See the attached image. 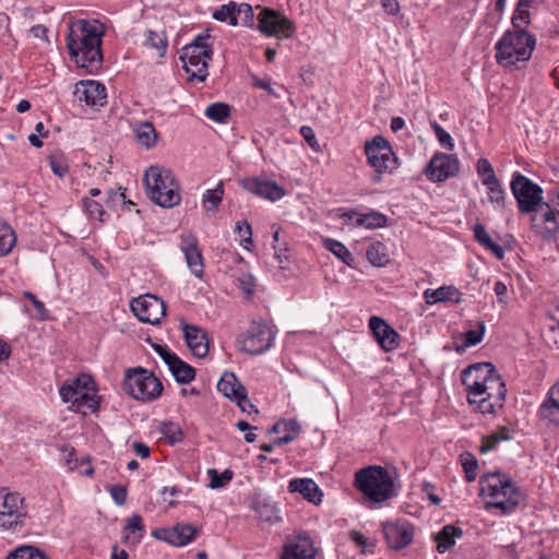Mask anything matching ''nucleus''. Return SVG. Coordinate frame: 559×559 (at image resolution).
Wrapping results in <instances>:
<instances>
[{
    "instance_id": "1",
    "label": "nucleus",
    "mask_w": 559,
    "mask_h": 559,
    "mask_svg": "<svg viewBox=\"0 0 559 559\" xmlns=\"http://www.w3.org/2000/svg\"><path fill=\"white\" fill-rule=\"evenodd\" d=\"M104 25L98 21L79 20L69 27L67 47L76 66L88 73L102 67Z\"/></svg>"
},
{
    "instance_id": "2",
    "label": "nucleus",
    "mask_w": 559,
    "mask_h": 559,
    "mask_svg": "<svg viewBox=\"0 0 559 559\" xmlns=\"http://www.w3.org/2000/svg\"><path fill=\"white\" fill-rule=\"evenodd\" d=\"M480 496L487 500V507L500 509L503 514L512 513L524 496L506 474L495 472L480 477Z\"/></svg>"
},
{
    "instance_id": "3",
    "label": "nucleus",
    "mask_w": 559,
    "mask_h": 559,
    "mask_svg": "<svg viewBox=\"0 0 559 559\" xmlns=\"http://www.w3.org/2000/svg\"><path fill=\"white\" fill-rule=\"evenodd\" d=\"M354 485L369 501L380 504L394 497V481L382 466L371 465L355 473Z\"/></svg>"
},
{
    "instance_id": "4",
    "label": "nucleus",
    "mask_w": 559,
    "mask_h": 559,
    "mask_svg": "<svg viewBox=\"0 0 559 559\" xmlns=\"http://www.w3.org/2000/svg\"><path fill=\"white\" fill-rule=\"evenodd\" d=\"M143 182L152 202L162 207H174L181 201L179 183L170 169L151 166L144 174Z\"/></svg>"
},
{
    "instance_id": "5",
    "label": "nucleus",
    "mask_w": 559,
    "mask_h": 559,
    "mask_svg": "<svg viewBox=\"0 0 559 559\" xmlns=\"http://www.w3.org/2000/svg\"><path fill=\"white\" fill-rule=\"evenodd\" d=\"M536 45V38L526 31H507L496 44L497 62L504 66H515L527 61Z\"/></svg>"
},
{
    "instance_id": "6",
    "label": "nucleus",
    "mask_w": 559,
    "mask_h": 559,
    "mask_svg": "<svg viewBox=\"0 0 559 559\" xmlns=\"http://www.w3.org/2000/svg\"><path fill=\"white\" fill-rule=\"evenodd\" d=\"M59 393L64 403L71 404L69 408L73 412H81L83 407L95 412L99 407L95 382L88 374L82 373L73 380L66 381Z\"/></svg>"
},
{
    "instance_id": "7",
    "label": "nucleus",
    "mask_w": 559,
    "mask_h": 559,
    "mask_svg": "<svg viewBox=\"0 0 559 559\" xmlns=\"http://www.w3.org/2000/svg\"><path fill=\"white\" fill-rule=\"evenodd\" d=\"M210 34L198 35L189 45L182 48L180 60L189 74L188 80L205 81L209 75L207 63L212 59L213 49L207 43Z\"/></svg>"
},
{
    "instance_id": "8",
    "label": "nucleus",
    "mask_w": 559,
    "mask_h": 559,
    "mask_svg": "<svg viewBox=\"0 0 559 559\" xmlns=\"http://www.w3.org/2000/svg\"><path fill=\"white\" fill-rule=\"evenodd\" d=\"M367 163L374 169L371 176L373 183L382 180V174L392 173L399 166V159L388 140L382 135H376L371 141L365 143Z\"/></svg>"
},
{
    "instance_id": "9",
    "label": "nucleus",
    "mask_w": 559,
    "mask_h": 559,
    "mask_svg": "<svg viewBox=\"0 0 559 559\" xmlns=\"http://www.w3.org/2000/svg\"><path fill=\"white\" fill-rule=\"evenodd\" d=\"M123 389L135 400L145 402L158 397L163 391V385L152 372L139 367L127 372Z\"/></svg>"
},
{
    "instance_id": "10",
    "label": "nucleus",
    "mask_w": 559,
    "mask_h": 559,
    "mask_svg": "<svg viewBox=\"0 0 559 559\" xmlns=\"http://www.w3.org/2000/svg\"><path fill=\"white\" fill-rule=\"evenodd\" d=\"M275 333L264 321L252 322L237 338L239 350L249 355H261L270 349Z\"/></svg>"
},
{
    "instance_id": "11",
    "label": "nucleus",
    "mask_w": 559,
    "mask_h": 559,
    "mask_svg": "<svg viewBox=\"0 0 559 559\" xmlns=\"http://www.w3.org/2000/svg\"><path fill=\"white\" fill-rule=\"evenodd\" d=\"M257 28L264 36L278 39L292 38L296 33L295 23L282 12L264 8L257 16Z\"/></svg>"
},
{
    "instance_id": "12",
    "label": "nucleus",
    "mask_w": 559,
    "mask_h": 559,
    "mask_svg": "<svg viewBox=\"0 0 559 559\" xmlns=\"http://www.w3.org/2000/svg\"><path fill=\"white\" fill-rule=\"evenodd\" d=\"M510 188L521 213L535 212L543 201V189L521 173H514Z\"/></svg>"
},
{
    "instance_id": "13",
    "label": "nucleus",
    "mask_w": 559,
    "mask_h": 559,
    "mask_svg": "<svg viewBox=\"0 0 559 559\" xmlns=\"http://www.w3.org/2000/svg\"><path fill=\"white\" fill-rule=\"evenodd\" d=\"M27 511L24 498L17 492H10L5 488L0 489V527L3 530L15 528L23 523Z\"/></svg>"
},
{
    "instance_id": "14",
    "label": "nucleus",
    "mask_w": 559,
    "mask_h": 559,
    "mask_svg": "<svg viewBox=\"0 0 559 559\" xmlns=\"http://www.w3.org/2000/svg\"><path fill=\"white\" fill-rule=\"evenodd\" d=\"M506 383L496 372L486 385L479 391L472 405H476L481 414H493L497 408H502L506 400Z\"/></svg>"
},
{
    "instance_id": "15",
    "label": "nucleus",
    "mask_w": 559,
    "mask_h": 559,
    "mask_svg": "<svg viewBox=\"0 0 559 559\" xmlns=\"http://www.w3.org/2000/svg\"><path fill=\"white\" fill-rule=\"evenodd\" d=\"M496 372L497 370L491 362H477L462 371L461 380L466 388L469 404L475 402L483 385H486Z\"/></svg>"
},
{
    "instance_id": "16",
    "label": "nucleus",
    "mask_w": 559,
    "mask_h": 559,
    "mask_svg": "<svg viewBox=\"0 0 559 559\" xmlns=\"http://www.w3.org/2000/svg\"><path fill=\"white\" fill-rule=\"evenodd\" d=\"M130 308L140 321L151 324H158L166 314L164 301L150 294L132 299Z\"/></svg>"
},
{
    "instance_id": "17",
    "label": "nucleus",
    "mask_w": 559,
    "mask_h": 559,
    "mask_svg": "<svg viewBox=\"0 0 559 559\" xmlns=\"http://www.w3.org/2000/svg\"><path fill=\"white\" fill-rule=\"evenodd\" d=\"M460 170V162L454 155L437 153L430 159L425 173L429 180L442 182L455 177Z\"/></svg>"
},
{
    "instance_id": "18",
    "label": "nucleus",
    "mask_w": 559,
    "mask_h": 559,
    "mask_svg": "<svg viewBox=\"0 0 559 559\" xmlns=\"http://www.w3.org/2000/svg\"><path fill=\"white\" fill-rule=\"evenodd\" d=\"M240 186L257 197L264 198L269 201L275 202L285 195L283 187L278 186L273 180L263 179L260 177H249L240 180Z\"/></svg>"
},
{
    "instance_id": "19",
    "label": "nucleus",
    "mask_w": 559,
    "mask_h": 559,
    "mask_svg": "<svg viewBox=\"0 0 559 559\" xmlns=\"http://www.w3.org/2000/svg\"><path fill=\"white\" fill-rule=\"evenodd\" d=\"M73 94L79 103L90 107H103L106 104V87L97 81H80Z\"/></svg>"
},
{
    "instance_id": "20",
    "label": "nucleus",
    "mask_w": 559,
    "mask_h": 559,
    "mask_svg": "<svg viewBox=\"0 0 559 559\" xmlns=\"http://www.w3.org/2000/svg\"><path fill=\"white\" fill-rule=\"evenodd\" d=\"M383 534L389 547L400 550L413 542L414 527L406 521L384 523Z\"/></svg>"
},
{
    "instance_id": "21",
    "label": "nucleus",
    "mask_w": 559,
    "mask_h": 559,
    "mask_svg": "<svg viewBox=\"0 0 559 559\" xmlns=\"http://www.w3.org/2000/svg\"><path fill=\"white\" fill-rule=\"evenodd\" d=\"M217 390L229 400L236 402L241 409H245L243 404H249L253 408V404L248 400L246 388L233 372L223 373L217 383Z\"/></svg>"
},
{
    "instance_id": "22",
    "label": "nucleus",
    "mask_w": 559,
    "mask_h": 559,
    "mask_svg": "<svg viewBox=\"0 0 559 559\" xmlns=\"http://www.w3.org/2000/svg\"><path fill=\"white\" fill-rule=\"evenodd\" d=\"M369 328L383 350L391 352L399 346V333L382 318L372 316L369 319Z\"/></svg>"
},
{
    "instance_id": "23",
    "label": "nucleus",
    "mask_w": 559,
    "mask_h": 559,
    "mask_svg": "<svg viewBox=\"0 0 559 559\" xmlns=\"http://www.w3.org/2000/svg\"><path fill=\"white\" fill-rule=\"evenodd\" d=\"M180 249L185 254L186 262L191 273L201 278L203 276V258L198 247V239L192 234H182L180 236Z\"/></svg>"
},
{
    "instance_id": "24",
    "label": "nucleus",
    "mask_w": 559,
    "mask_h": 559,
    "mask_svg": "<svg viewBox=\"0 0 559 559\" xmlns=\"http://www.w3.org/2000/svg\"><path fill=\"white\" fill-rule=\"evenodd\" d=\"M183 338L190 352L197 358L206 357L210 349V340L205 330L194 324H182Z\"/></svg>"
},
{
    "instance_id": "25",
    "label": "nucleus",
    "mask_w": 559,
    "mask_h": 559,
    "mask_svg": "<svg viewBox=\"0 0 559 559\" xmlns=\"http://www.w3.org/2000/svg\"><path fill=\"white\" fill-rule=\"evenodd\" d=\"M317 549L312 539L304 534L296 537L295 542L284 548L282 559H314Z\"/></svg>"
},
{
    "instance_id": "26",
    "label": "nucleus",
    "mask_w": 559,
    "mask_h": 559,
    "mask_svg": "<svg viewBox=\"0 0 559 559\" xmlns=\"http://www.w3.org/2000/svg\"><path fill=\"white\" fill-rule=\"evenodd\" d=\"M163 536H159L157 532L154 536L160 538L174 546L181 547L189 544L195 536L197 530L190 524H177L171 530H163Z\"/></svg>"
},
{
    "instance_id": "27",
    "label": "nucleus",
    "mask_w": 559,
    "mask_h": 559,
    "mask_svg": "<svg viewBox=\"0 0 559 559\" xmlns=\"http://www.w3.org/2000/svg\"><path fill=\"white\" fill-rule=\"evenodd\" d=\"M288 489L290 492L300 493L304 499L314 504L322 500V491L311 478H294L289 481Z\"/></svg>"
},
{
    "instance_id": "28",
    "label": "nucleus",
    "mask_w": 559,
    "mask_h": 559,
    "mask_svg": "<svg viewBox=\"0 0 559 559\" xmlns=\"http://www.w3.org/2000/svg\"><path fill=\"white\" fill-rule=\"evenodd\" d=\"M539 416L549 424L559 425V381L549 389L547 400L539 407Z\"/></svg>"
},
{
    "instance_id": "29",
    "label": "nucleus",
    "mask_w": 559,
    "mask_h": 559,
    "mask_svg": "<svg viewBox=\"0 0 559 559\" xmlns=\"http://www.w3.org/2000/svg\"><path fill=\"white\" fill-rule=\"evenodd\" d=\"M132 132L136 143L146 150L153 148L157 143L158 133L152 122H135L132 126Z\"/></svg>"
},
{
    "instance_id": "30",
    "label": "nucleus",
    "mask_w": 559,
    "mask_h": 559,
    "mask_svg": "<svg viewBox=\"0 0 559 559\" xmlns=\"http://www.w3.org/2000/svg\"><path fill=\"white\" fill-rule=\"evenodd\" d=\"M424 298L428 305L438 302L452 301L460 304L462 301V293L454 286H441L437 289H426Z\"/></svg>"
},
{
    "instance_id": "31",
    "label": "nucleus",
    "mask_w": 559,
    "mask_h": 559,
    "mask_svg": "<svg viewBox=\"0 0 559 559\" xmlns=\"http://www.w3.org/2000/svg\"><path fill=\"white\" fill-rule=\"evenodd\" d=\"M463 531L461 527L452 524L444 525L442 530L436 534L437 551L444 554L455 545V538H461Z\"/></svg>"
},
{
    "instance_id": "32",
    "label": "nucleus",
    "mask_w": 559,
    "mask_h": 559,
    "mask_svg": "<svg viewBox=\"0 0 559 559\" xmlns=\"http://www.w3.org/2000/svg\"><path fill=\"white\" fill-rule=\"evenodd\" d=\"M514 430L508 426L498 427L489 436H485L481 439L479 447L481 453L493 450L501 441H509L513 439Z\"/></svg>"
},
{
    "instance_id": "33",
    "label": "nucleus",
    "mask_w": 559,
    "mask_h": 559,
    "mask_svg": "<svg viewBox=\"0 0 559 559\" xmlns=\"http://www.w3.org/2000/svg\"><path fill=\"white\" fill-rule=\"evenodd\" d=\"M473 231L474 237L479 245H481L486 250H489L497 259H503L504 250L500 245L491 239L483 224H476Z\"/></svg>"
},
{
    "instance_id": "34",
    "label": "nucleus",
    "mask_w": 559,
    "mask_h": 559,
    "mask_svg": "<svg viewBox=\"0 0 559 559\" xmlns=\"http://www.w3.org/2000/svg\"><path fill=\"white\" fill-rule=\"evenodd\" d=\"M171 374L175 377L177 382L181 384H188L195 378V370L193 367L185 362L179 357L177 358V361H174V364H170V367L168 368Z\"/></svg>"
},
{
    "instance_id": "35",
    "label": "nucleus",
    "mask_w": 559,
    "mask_h": 559,
    "mask_svg": "<svg viewBox=\"0 0 559 559\" xmlns=\"http://www.w3.org/2000/svg\"><path fill=\"white\" fill-rule=\"evenodd\" d=\"M366 255L368 261L374 266H383L389 262L388 248L380 241L370 243Z\"/></svg>"
},
{
    "instance_id": "36",
    "label": "nucleus",
    "mask_w": 559,
    "mask_h": 559,
    "mask_svg": "<svg viewBox=\"0 0 559 559\" xmlns=\"http://www.w3.org/2000/svg\"><path fill=\"white\" fill-rule=\"evenodd\" d=\"M322 241L323 247L337 257L342 262L349 266L354 263L353 254L342 242L331 238H324Z\"/></svg>"
},
{
    "instance_id": "37",
    "label": "nucleus",
    "mask_w": 559,
    "mask_h": 559,
    "mask_svg": "<svg viewBox=\"0 0 559 559\" xmlns=\"http://www.w3.org/2000/svg\"><path fill=\"white\" fill-rule=\"evenodd\" d=\"M224 197V185L219 181L214 189L206 190L202 198V205L206 211L216 212Z\"/></svg>"
},
{
    "instance_id": "38",
    "label": "nucleus",
    "mask_w": 559,
    "mask_h": 559,
    "mask_svg": "<svg viewBox=\"0 0 559 559\" xmlns=\"http://www.w3.org/2000/svg\"><path fill=\"white\" fill-rule=\"evenodd\" d=\"M16 242L14 230L7 223H0V257L8 255Z\"/></svg>"
},
{
    "instance_id": "39",
    "label": "nucleus",
    "mask_w": 559,
    "mask_h": 559,
    "mask_svg": "<svg viewBox=\"0 0 559 559\" xmlns=\"http://www.w3.org/2000/svg\"><path fill=\"white\" fill-rule=\"evenodd\" d=\"M386 225V216L379 212L360 215L354 223L355 227L364 226L368 229L380 228Z\"/></svg>"
},
{
    "instance_id": "40",
    "label": "nucleus",
    "mask_w": 559,
    "mask_h": 559,
    "mask_svg": "<svg viewBox=\"0 0 559 559\" xmlns=\"http://www.w3.org/2000/svg\"><path fill=\"white\" fill-rule=\"evenodd\" d=\"M5 559H48V557L39 548L25 545L11 551Z\"/></svg>"
},
{
    "instance_id": "41",
    "label": "nucleus",
    "mask_w": 559,
    "mask_h": 559,
    "mask_svg": "<svg viewBox=\"0 0 559 559\" xmlns=\"http://www.w3.org/2000/svg\"><path fill=\"white\" fill-rule=\"evenodd\" d=\"M283 431L285 435L274 440L277 447L293 442L300 433L301 426L296 419L285 421Z\"/></svg>"
},
{
    "instance_id": "42",
    "label": "nucleus",
    "mask_w": 559,
    "mask_h": 559,
    "mask_svg": "<svg viewBox=\"0 0 559 559\" xmlns=\"http://www.w3.org/2000/svg\"><path fill=\"white\" fill-rule=\"evenodd\" d=\"M526 0L522 2H518L514 13L512 15L511 22L512 27L515 31H525V27L530 24V12L525 4Z\"/></svg>"
},
{
    "instance_id": "43",
    "label": "nucleus",
    "mask_w": 559,
    "mask_h": 559,
    "mask_svg": "<svg viewBox=\"0 0 559 559\" xmlns=\"http://www.w3.org/2000/svg\"><path fill=\"white\" fill-rule=\"evenodd\" d=\"M484 186L487 187L488 200L495 205V207H497V209L504 207L506 193L501 187L499 179L497 178V179L492 180L491 183H485Z\"/></svg>"
},
{
    "instance_id": "44",
    "label": "nucleus",
    "mask_w": 559,
    "mask_h": 559,
    "mask_svg": "<svg viewBox=\"0 0 559 559\" xmlns=\"http://www.w3.org/2000/svg\"><path fill=\"white\" fill-rule=\"evenodd\" d=\"M212 16L219 22L228 21L231 26L238 25V20L236 16V2L230 1L227 4L221 5L213 12Z\"/></svg>"
},
{
    "instance_id": "45",
    "label": "nucleus",
    "mask_w": 559,
    "mask_h": 559,
    "mask_svg": "<svg viewBox=\"0 0 559 559\" xmlns=\"http://www.w3.org/2000/svg\"><path fill=\"white\" fill-rule=\"evenodd\" d=\"M230 115V107L224 103H214L205 109V116L215 121L223 123Z\"/></svg>"
},
{
    "instance_id": "46",
    "label": "nucleus",
    "mask_w": 559,
    "mask_h": 559,
    "mask_svg": "<svg viewBox=\"0 0 559 559\" xmlns=\"http://www.w3.org/2000/svg\"><path fill=\"white\" fill-rule=\"evenodd\" d=\"M540 222L545 225L544 228L542 229L537 224L535 225L537 228H539L537 231L540 233L542 235H544L546 238H551L555 236V234L557 233L559 226H558V223H557V218H556V215L551 212V211H548L546 213H544L542 216H540Z\"/></svg>"
},
{
    "instance_id": "47",
    "label": "nucleus",
    "mask_w": 559,
    "mask_h": 559,
    "mask_svg": "<svg viewBox=\"0 0 559 559\" xmlns=\"http://www.w3.org/2000/svg\"><path fill=\"white\" fill-rule=\"evenodd\" d=\"M145 45L156 49L163 56L167 48V38L163 32L147 31Z\"/></svg>"
},
{
    "instance_id": "48",
    "label": "nucleus",
    "mask_w": 559,
    "mask_h": 559,
    "mask_svg": "<svg viewBox=\"0 0 559 559\" xmlns=\"http://www.w3.org/2000/svg\"><path fill=\"white\" fill-rule=\"evenodd\" d=\"M210 478V487L213 489L224 487L229 480L233 479L234 473L230 469H225L223 473H218L215 468L207 471Z\"/></svg>"
},
{
    "instance_id": "49",
    "label": "nucleus",
    "mask_w": 559,
    "mask_h": 559,
    "mask_svg": "<svg viewBox=\"0 0 559 559\" xmlns=\"http://www.w3.org/2000/svg\"><path fill=\"white\" fill-rule=\"evenodd\" d=\"M82 204L84 211L91 218H96L99 222H104V216L106 215V212L99 202L92 200L90 198H83Z\"/></svg>"
},
{
    "instance_id": "50",
    "label": "nucleus",
    "mask_w": 559,
    "mask_h": 559,
    "mask_svg": "<svg viewBox=\"0 0 559 559\" xmlns=\"http://www.w3.org/2000/svg\"><path fill=\"white\" fill-rule=\"evenodd\" d=\"M235 231L241 238L240 245L245 249L250 250V247L253 245L251 225L247 221H239L236 223Z\"/></svg>"
},
{
    "instance_id": "51",
    "label": "nucleus",
    "mask_w": 559,
    "mask_h": 559,
    "mask_svg": "<svg viewBox=\"0 0 559 559\" xmlns=\"http://www.w3.org/2000/svg\"><path fill=\"white\" fill-rule=\"evenodd\" d=\"M160 431L163 436L168 439V441L174 444L176 442L181 441L182 439V430L179 425L174 424L171 421L163 423L160 427Z\"/></svg>"
},
{
    "instance_id": "52",
    "label": "nucleus",
    "mask_w": 559,
    "mask_h": 559,
    "mask_svg": "<svg viewBox=\"0 0 559 559\" xmlns=\"http://www.w3.org/2000/svg\"><path fill=\"white\" fill-rule=\"evenodd\" d=\"M476 168L477 174L481 177L483 185L491 183L492 180L498 178L495 174L491 164L486 158H479Z\"/></svg>"
},
{
    "instance_id": "53",
    "label": "nucleus",
    "mask_w": 559,
    "mask_h": 559,
    "mask_svg": "<svg viewBox=\"0 0 559 559\" xmlns=\"http://www.w3.org/2000/svg\"><path fill=\"white\" fill-rule=\"evenodd\" d=\"M476 325L478 328L477 331L469 330L465 333L466 338H465L464 347H471V346L477 345L478 343L481 342L486 326L483 321H477Z\"/></svg>"
},
{
    "instance_id": "54",
    "label": "nucleus",
    "mask_w": 559,
    "mask_h": 559,
    "mask_svg": "<svg viewBox=\"0 0 559 559\" xmlns=\"http://www.w3.org/2000/svg\"><path fill=\"white\" fill-rule=\"evenodd\" d=\"M236 16L237 20L241 19L242 23L247 26H252L254 21V12L248 3H236Z\"/></svg>"
},
{
    "instance_id": "55",
    "label": "nucleus",
    "mask_w": 559,
    "mask_h": 559,
    "mask_svg": "<svg viewBox=\"0 0 559 559\" xmlns=\"http://www.w3.org/2000/svg\"><path fill=\"white\" fill-rule=\"evenodd\" d=\"M431 127L440 144L452 151L454 148L452 136L436 121L431 123Z\"/></svg>"
},
{
    "instance_id": "56",
    "label": "nucleus",
    "mask_w": 559,
    "mask_h": 559,
    "mask_svg": "<svg viewBox=\"0 0 559 559\" xmlns=\"http://www.w3.org/2000/svg\"><path fill=\"white\" fill-rule=\"evenodd\" d=\"M463 468L467 481H474L476 479L477 460L472 454H467L463 460Z\"/></svg>"
},
{
    "instance_id": "57",
    "label": "nucleus",
    "mask_w": 559,
    "mask_h": 559,
    "mask_svg": "<svg viewBox=\"0 0 559 559\" xmlns=\"http://www.w3.org/2000/svg\"><path fill=\"white\" fill-rule=\"evenodd\" d=\"M239 288L247 295L251 296L255 288V278L251 274H241L238 277Z\"/></svg>"
},
{
    "instance_id": "58",
    "label": "nucleus",
    "mask_w": 559,
    "mask_h": 559,
    "mask_svg": "<svg viewBox=\"0 0 559 559\" xmlns=\"http://www.w3.org/2000/svg\"><path fill=\"white\" fill-rule=\"evenodd\" d=\"M154 350L159 355V357L164 360V362L170 367V364L177 361L178 355L171 352L167 346L153 344Z\"/></svg>"
},
{
    "instance_id": "59",
    "label": "nucleus",
    "mask_w": 559,
    "mask_h": 559,
    "mask_svg": "<svg viewBox=\"0 0 559 559\" xmlns=\"http://www.w3.org/2000/svg\"><path fill=\"white\" fill-rule=\"evenodd\" d=\"M300 134L302 135L304 140L309 144V146L316 151H320L319 142L316 138V133L311 127L302 126L300 128Z\"/></svg>"
},
{
    "instance_id": "60",
    "label": "nucleus",
    "mask_w": 559,
    "mask_h": 559,
    "mask_svg": "<svg viewBox=\"0 0 559 559\" xmlns=\"http://www.w3.org/2000/svg\"><path fill=\"white\" fill-rule=\"evenodd\" d=\"M50 168L59 177H63L68 173V166L61 157L51 156Z\"/></svg>"
},
{
    "instance_id": "61",
    "label": "nucleus",
    "mask_w": 559,
    "mask_h": 559,
    "mask_svg": "<svg viewBox=\"0 0 559 559\" xmlns=\"http://www.w3.org/2000/svg\"><path fill=\"white\" fill-rule=\"evenodd\" d=\"M24 297L27 298L34 305V307H35L38 316L40 317V319H43V320L47 319V310L45 308L44 302L38 300L36 298V296L33 293H31V292H25L24 293Z\"/></svg>"
},
{
    "instance_id": "62",
    "label": "nucleus",
    "mask_w": 559,
    "mask_h": 559,
    "mask_svg": "<svg viewBox=\"0 0 559 559\" xmlns=\"http://www.w3.org/2000/svg\"><path fill=\"white\" fill-rule=\"evenodd\" d=\"M110 495L114 501L119 506H123L127 501V489L123 486H112L110 488Z\"/></svg>"
},
{
    "instance_id": "63",
    "label": "nucleus",
    "mask_w": 559,
    "mask_h": 559,
    "mask_svg": "<svg viewBox=\"0 0 559 559\" xmlns=\"http://www.w3.org/2000/svg\"><path fill=\"white\" fill-rule=\"evenodd\" d=\"M126 530L129 533L142 532L144 530L142 518L139 514H133L127 520Z\"/></svg>"
},
{
    "instance_id": "64",
    "label": "nucleus",
    "mask_w": 559,
    "mask_h": 559,
    "mask_svg": "<svg viewBox=\"0 0 559 559\" xmlns=\"http://www.w3.org/2000/svg\"><path fill=\"white\" fill-rule=\"evenodd\" d=\"M493 290H495L496 296L498 297V302L506 304V296L508 293L507 285L503 282L498 281L495 283Z\"/></svg>"
}]
</instances>
